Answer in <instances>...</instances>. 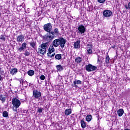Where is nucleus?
<instances>
[{
	"instance_id": "nucleus-1",
	"label": "nucleus",
	"mask_w": 130,
	"mask_h": 130,
	"mask_svg": "<svg viewBox=\"0 0 130 130\" xmlns=\"http://www.w3.org/2000/svg\"><path fill=\"white\" fill-rule=\"evenodd\" d=\"M67 41L63 38H61L60 39H55L52 42V45L54 47H58V46H60L61 48H63L64 47V44H66V43Z\"/></svg>"
},
{
	"instance_id": "nucleus-2",
	"label": "nucleus",
	"mask_w": 130,
	"mask_h": 130,
	"mask_svg": "<svg viewBox=\"0 0 130 130\" xmlns=\"http://www.w3.org/2000/svg\"><path fill=\"white\" fill-rule=\"evenodd\" d=\"M12 104L13 105L12 109L14 112H18V108L21 106V101L17 99V98H14L12 99Z\"/></svg>"
},
{
	"instance_id": "nucleus-3",
	"label": "nucleus",
	"mask_w": 130,
	"mask_h": 130,
	"mask_svg": "<svg viewBox=\"0 0 130 130\" xmlns=\"http://www.w3.org/2000/svg\"><path fill=\"white\" fill-rule=\"evenodd\" d=\"M54 38V32H47L45 36L43 37V39L44 41H47L48 43L50 42Z\"/></svg>"
},
{
	"instance_id": "nucleus-4",
	"label": "nucleus",
	"mask_w": 130,
	"mask_h": 130,
	"mask_svg": "<svg viewBox=\"0 0 130 130\" xmlns=\"http://www.w3.org/2000/svg\"><path fill=\"white\" fill-rule=\"evenodd\" d=\"M43 29L48 33L53 32L51 31L52 30V25L50 23L45 24L43 26Z\"/></svg>"
},
{
	"instance_id": "nucleus-5",
	"label": "nucleus",
	"mask_w": 130,
	"mask_h": 130,
	"mask_svg": "<svg viewBox=\"0 0 130 130\" xmlns=\"http://www.w3.org/2000/svg\"><path fill=\"white\" fill-rule=\"evenodd\" d=\"M86 32V27L85 26L81 24L78 27L77 33L81 34V35H84Z\"/></svg>"
},
{
	"instance_id": "nucleus-6",
	"label": "nucleus",
	"mask_w": 130,
	"mask_h": 130,
	"mask_svg": "<svg viewBox=\"0 0 130 130\" xmlns=\"http://www.w3.org/2000/svg\"><path fill=\"white\" fill-rule=\"evenodd\" d=\"M85 68L87 72H92L93 71H96L97 70V67H96L95 66H93V65L91 64L86 65L85 66Z\"/></svg>"
},
{
	"instance_id": "nucleus-7",
	"label": "nucleus",
	"mask_w": 130,
	"mask_h": 130,
	"mask_svg": "<svg viewBox=\"0 0 130 130\" xmlns=\"http://www.w3.org/2000/svg\"><path fill=\"white\" fill-rule=\"evenodd\" d=\"M103 15L106 18H109L112 16V12L109 10H106L103 12Z\"/></svg>"
},
{
	"instance_id": "nucleus-8",
	"label": "nucleus",
	"mask_w": 130,
	"mask_h": 130,
	"mask_svg": "<svg viewBox=\"0 0 130 130\" xmlns=\"http://www.w3.org/2000/svg\"><path fill=\"white\" fill-rule=\"evenodd\" d=\"M26 48H27V43L24 42L21 44V46L17 49V51H18V52H22V51H24Z\"/></svg>"
},
{
	"instance_id": "nucleus-9",
	"label": "nucleus",
	"mask_w": 130,
	"mask_h": 130,
	"mask_svg": "<svg viewBox=\"0 0 130 130\" xmlns=\"http://www.w3.org/2000/svg\"><path fill=\"white\" fill-rule=\"evenodd\" d=\"M25 40V36L23 35H19V36H17L16 38V41L18 43H22L24 42V41Z\"/></svg>"
},
{
	"instance_id": "nucleus-10",
	"label": "nucleus",
	"mask_w": 130,
	"mask_h": 130,
	"mask_svg": "<svg viewBox=\"0 0 130 130\" xmlns=\"http://www.w3.org/2000/svg\"><path fill=\"white\" fill-rule=\"evenodd\" d=\"M28 40L30 41V42H28V44L30 45V47L35 49L36 48V42L33 41V38H29Z\"/></svg>"
},
{
	"instance_id": "nucleus-11",
	"label": "nucleus",
	"mask_w": 130,
	"mask_h": 130,
	"mask_svg": "<svg viewBox=\"0 0 130 130\" xmlns=\"http://www.w3.org/2000/svg\"><path fill=\"white\" fill-rule=\"evenodd\" d=\"M33 96L36 99H38V98L41 97V92L37 90H34Z\"/></svg>"
},
{
	"instance_id": "nucleus-12",
	"label": "nucleus",
	"mask_w": 130,
	"mask_h": 130,
	"mask_svg": "<svg viewBox=\"0 0 130 130\" xmlns=\"http://www.w3.org/2000/svg\"><path fill=\"white\" fill-rule=\"evenodd\" d=\"M55 49H54V47L52 46V45H50L49 48L48 50V52L47 53V55L49 56V55L52 54V52H54V51Z\"/></svg>"
},
{
	"instance_id": "nucleus-13",
	"label": "nucleus",
	"mask_w": 130,
	"mask_h": 130,
	"mask_svg": "<svg viewBox=\"0 0 130 130\" xmlns=\"http://www.w3.org/2000/svg\"><path fill=\"white\" fill-rule=\"evenodd\" d=\"M49 45V43L46 42V43H43V44H41L40 45V46L41 47V48H42L46 52V49H47V48H48Z\"/></svg>"
},
{
	"instance_id": "nucleus-14",
	"label": "nucleus",
	"mask_w": 130,
	"mask_h": 130,
	"mask_svg": "<svg viewBox=\"0 0 130 130\" xmlns=\"http://www.w3.org/2000/svg\"><path fill=\"white\" fill-rule=\"evenodd\" d=\"M81 46V41L78 40L75 42L74 44V48L75 49H79Z\"/></svg>"
},
{
	"instance_id": "nucleus-15",
	"label": "nucleus",
	"mask_w": 130,
	"mask_h": 130,
	"mask_svg": "<svg viewBox=\"0 0 130 130\" xmlns=\"http://www.w3.org/2000/svg\"><path fill=\"white\" fill-rule=\"evenodd\" d=\"M38 53H39L40 54H43V55L46 53V52L45 50L41 48V46H39V48L38 49Z\"/></svg>"
},
{
	"instance_id": "nucleus-16",
	"label": "nucleus",
	"mask_w": 130,
	"mask_h": 130,
	"mask_svg": "<svg viewBox=\"0 0 130 130\" xmlns=\"http://www.w3.org/2000/svg\"><path fill=\"white\" fill-rule=\"evenodd\" d=\"M117 113L118 115V116L121 117L123 115V113H124V111H123V109H120L117 110Z\"/></svg>"
},
{
	"instance_id": "nucleus-17",
	"label": "nucleus",
	"mask_w": 130,
	"mask_h": 130,
	"mask_svg": "<svg viewBox=\"0 0 130 130\" xmlns=\"http://www.w3.org/2000/svg\"><path fill=\"white\" fill-rule=\"evenodd\" d=\"M17 73H18V69L17 68H13L10 71V74L11 75H12V76H14V75H16Z\"/></svg>"
},
{
	"instance_id": "nucleus-18",
	"label": "nucleus",
	"mask_w": 130,
	"mask_h": 130,
	"mask_svg": "<svg viewBox=\"0 0 130 130\" xmlns=\"http://www.w3.org/2000/svg\"><path fill=\"white\" fill-rule=\"evenodd\" d=\"M64 114L66 116H68V115H70V114H72V109H67L64 111Z\"/></svg>"
},
{
	"instance_id": "nucleus-19",
	"label": "nucleus",
	"mask_w": 130,
	"mask_h": 130,
	"mask_svg": "<svg viewBox=\"0 0 130 130\" xmlns=\"http://www.w3.org/2000/svg\"><path fill=\"white\" fill-rule=\"evenodd\" d=\"M74 84L72 85L73 87H78V86L77 85V84H82V81H81L80 80H75V81L73 82Z\"/></svg>"
},
{
	"instance_id": "nucleus-20",
	"label": "nucleus",
	"mask_w": 130,
	"mask_h": 130,
	"mask_svg": "<svg viewBox=\"0 0 130 130\" xmlns=\"http://www.w3.org/2000/svg\"><path fill=\"white\" fill-rule=\"evenodd\" d=\"M56 68L57 72H61V71H63V67H62L60 64L57 65Z\"/></svg>"
},
{
	"instance_id": "nucleus-21",
	"label": "nucleus",
	"mask_w": 130,
	"mask_h": 130,
	"mask_svg": "<svg viewBox=\"0 0 130 130\" xmlns=\"http://www.w3.org/2000/svg\"><path fill=\"white\" fill-rule=\"evenodd\" d=\"M75 62L76 63H81L82 62V57H77L75 58Z\"/></svg>"
},
{
	"instance_id": "nucleus-22",
	"label": "nucleus",
	"mask_w": 130,
	"mask_h": 130,
	"mask_svg": "<svg viewBox=\"0 0 130 130\" xmlns=\"http://www.w3.org/2000/svg\"><path fill=\"white\" fill-rule=\"evenodd\" d=\"M55 58L56 59H57L58 60H59L60 59H61V54H57L55 56Z\"/></svg>"
},
{
	"instance_id": "nucleus-23",
	"label": "nucleus",
	"mask_w": 130,
	"mask_h": 130,
	"mask_svg": "<svg viewBox=\"0 0 130 130\" xmlns=\"http://www.w3.org/2000/svg\"><path fill=\"white\" fill-rule=\"evenodd\" d=\"M91 120H92V115H88L86 117V121H91Z\"/></svg>"
},
{
	"instance_id": "nucleus-24",
	"label": "nucleus",
	"mask_w": 130,
	"mask_h": 130,
	"mask_svg": "<svg viewBox=\"0 0 130 130\" xmlns=\"http://www.w3.org/2000/svg\"><path fill=\"white\" fill-rule=\"evenodd\" d=\"M0 100L2 101V103H4V102H6V98L1 94L0 95Z\"/></svg>"
},
{
	"instance_id": "nucleus-25",
	"label": "nucleus",
	"mask_w": 130,
	"mask_h": 130,
	"mask_svg": "<svg viewBox=\"0 0 130 130\" xmlns=\"http://www.w3.org/2000/svg\"><path fill=\"white\" fill-rule=\"evenodd\" d=\"M81 125L82 128H85V127H86V123H85L84 120H82L81 121Z\"/></svg>"
},
{
	"instance_id": "nucleus-26",
	"label": "nucleus",
	"mask_w": 130,
	"mask_h": 130,
	"mask_svg": "<svg viewBox=\"0 0 130 130\" xmlns=\"http://www.w3.org/2000/svg\"><path fill=\"white\" fill-rule=\"evenodd\" d=\"M27 74L28 76H34L35 72L33 70H29L28 71Z\"/></svg>"
},
{
	"instance_id": "nucleus-27",
	"label": "nucleus",
	"mask_w": 130,
	"mask_h": 130,
	"mask_svg": "<svg viewBox=\"0 0 130 130\" xmlns=\"http://www.w3.org/2000/svg\"><path fill=\"white\" fill-rule=\"evenodd\" d=\"M3 117H9V113L7 112V111H5L3 112Z\"/></svg>"
},
{
	"instance_id": "nucleus-28",
	"label": "nucleus",
	"mask_w": 130,
	"mask_h": 130,
	"mask_svg": "<svg viewBox=\"0 0 130 130\" xmlns=\"http://www.w3.org/2000/svg\"><path fill=\"white\" fill-rule=\"evenodd\" d=\"M110 59V58L109 57V56H107L106 58L105 62L107 63V64H108L109 63V60Z\"/></svg>"
},
{
	"instance_id": "nucleus-29",
	"label": "nucleus",
	"mask_w": 130,
	"mask_h": 130,
	"mask_svg": "<svg viewBox=\"0 0 130 130\" xmlns=\"http://www.w3.org/2000/svg\"><path fill=\"white\" fill-rule=\"evenodd\" d=\"M22 86H24V87H27L28 86V82L26 81H22Z\"/></svg>"
},
{
	"instance_id": "nucleus-30",
	"label": "nucleus",
	"mask_w": 130,
	"mask_h": 130,
	"mask_svg": "<svg viewBox=\"0 0 130 130\" xmlns=\"http://www.w3.org/2000/svg\"><path fill=\"white\" fill-rule=\"evenodd\" d=\"M24 54L25 56H29V55H30V52H29L27 50H25L24 51Z\"/></svg>"
},
{
	"instance_id": "nucleus-31",
	"label": "nucleus",
	"mask_w": 130,
	"mask_h": 130,
	"mask_svg": "<svg viewBox=\"0 0 130 130\" xmlns=\"http://www.w3.org/2000/svg\"><path fill=\"white\" fill-rule=\"evenodd\" d=\"M53 32H54V36H55L56 34V35H57V34H58V33H59L58 29L55 28Z\"/></svg>"
},
{
	"instance_id": "nucleus-32",
	"label": "nucleus",
	"mask_w": 130,
	"mask_h": 130,
	"mask_svg": "<svg viewBox=\"0 0 130 130\" xmlns=\"http://www.w3.org/2000/svg\"><path fill=\"white\" fill-rule=\"evenodd\" d=\"M42 111H43V109L42 108H38L37 112H39V113H42Z\"/></svg>"
},
{
	"instance_id": "nucleus-33",
	"label": "nucleus",
	"mask_w": 130,
	"mask_h": 130,
	"mask_svg": "<svg viewBox=\"0 0 130 130\" xmlns=\"http://www.w3.org/2000/svg\"><path fill=\"white\" fill-rule=\"evenodd\" d=\"M0 39L3 41H6V38H5V37L3 35L0 36Z\"/></svg>"
},
{
	"instance_id": "nucleus-34",
	"label": "nucleus",
	"mask_w": 130,
	"mask_h": 130,
	"mask_svg": "<svg viewBox=\"0 0 130 130\" xmlns=\"http://www.w3.org/2000/svg\"><path fill=\"white\" fill-rule=\"evenodd\" d=\"M106 0H98V3H100V4H104L105 3Z\"/></svg>"
},
{
	"instance_id": "nucleus-35",
	"label": "nucleus",
	"mask_w": 130,
	"mask_h": 130,
	"mask_svg": "<svg viewBox=\"0 0 130 130\" xmlns=\"http://www.w3.org/2000/svg\"><path fill=\"white\" fill-rule=\"evenodd\" d=\"M40 79L44 81V80H45V76L44 75H41L40 76Z\"/></svg>"
},
{
	"instance_id": "nucleus-36",
	"label": "nucleus",
	"mask_w": 130,
	"mask_h": 130,
	"mask_svg": "<svg viewBox=\"0 0 130 130\" xmlns=\"http://www.w3.org/2000/svg\"><path fill=\"white\" fill-rule=\"evenodd\" d=\"M87 52H88V54H92V49H89L87 50Z\"/></svg>"
},
{
	"instance_id": "nucleus-37",
	"label": "nucleus",
	"mask_w": 130,
	"mask_h": 130,
	"mask_svg": "<svg viewBox=\"0 0 130 130\" xmlns=\"http://www.w3.org/2000/svg\"><path fill=\"white\" fill-rule=\"evenodd\" d=\"M54 55H55V53H53L50 56V57H53V56H54Z\"/></svg>"
},
{
	"instance_id": "nucleus-38",
	"label": "nucleus",
	"mask_w": 130,
	"mask_h": 130,
	"mask_svg": "<svg viewBox=\"0 0 130 130\" xmlns=\"http://www.w3.org/2000/svg\"><path fill=\"white\" fill-rule=\"evenodd\" d=\"M31 85H33V84L31 83H29V87H31Z\"/></svg>"
},
{
	"instance_id": "nucleus-39",
	"label": "nucleus",
	"mask_w": 130,
	"mask_h": 130,
	"mask_svg": "<svg viewBox=\"0 0 130 130\" xmlns=\"http://www.w3.org/2000/svg\"><path fill=\"white\" fill-rule=\"evenodd\" d=\"M125 8H126L127 9H129V8H128V7H127V6H125Z\"/></svg>"
},
{
	"instance_id": "nucleus-40",
	"label": "nucleus",
	"mask_w": 130,
	"mask_h": 130,
	"mask_svg": "<svg viewBox=\"0 0 130 130\" xmlns=\"http://www.w3.org/2000/svg\"><path fill=\"white\" fill-rule=\"evenodd\" d=\"M100 62V60H99V58L98 59V62Z\"/></svg>"
},
{
	"instance_id": "nucleus-41",
	"label": "nucleus",
	"mask_w": 130,
	"mask_h": 130,
	"mask_svg": "<svg viewBox=\"0 0 130 130\" xmlns=\"http://www.w3.org/2000/svg\"><path fill=\"white\" fill-rule=\"evenodd\" d=\"M2 80V76L0 75V81Z\"/></svg>"
},
{
	"instance_id": "nucleus-42",
	"label": "nucleus",
	"mask_w": 130,
	"mask_h": 130,
	"mask_svg": "<svg viewBox=\"0 0 130 130\" xmlns=\"http://www.w3.org/2000/svg\"><path fill=\"white\" fill-rule=\"evenodd\" d=\"M124 130H130V129H128V128H125V129H124Z\"/></svg>"
},
{
	"instance_id": "nucleus-43",
	"label": "nucleus",
	"mask_w": 130,
	"mask_h": 130,
	"mask_svg": "<svg viewBox=\"0 0 130 130\" xmlns=\"http://www.w3.org/2000/svg\"><path fill=\"white\" fill-rule=\"evenodd\" d=\"M20 84H21V83H22V80L20 81Z\"/></svg>"
},
{
	"instance_id": "nucleus-44",
	"label": "nucleus",
	"mask_w": 130,
	"mask_h": 130,
	"mask_svg": "<svg viewBox=\"0 0 130 130\" xmlns=\"http://www.w3.org/2000/svg\"><path fill=\"white\" fill-rule=\"evenodd\" d=\"M62 1H63V2H64V1H66V0H62Z\"/></svg>"
},
{
	"instance_id": "nucleus-45",
	"label": "nucleus",
	"mask_w": 130,
	"mask_h": 130,
	"mask_svg": "<svg viewBox=\"0 0 130 130\" xmlns=\"http://www.w3.org/2000/svg\"><path fill=\"white\" fill-rule=\"evenodd\" d=\"M113 48H114V47H112Z\"/></svg>"
}]
</instances>
